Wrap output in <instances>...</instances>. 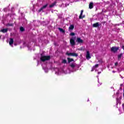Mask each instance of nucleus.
Here are the masks:
<instances>
[{
	"mask_svg": "<svg viewBox=\"0 0 124 124\" xmlns=\"http://www.w3.org/2000/svg\"><path fill=\"white\" fill-rule=\"evenodd\" d=\"M93 70H94V69H93L91 71H93Z\"/></svg>",
	"mask_w": 124,
	"mask_h": 124,
	"instance_id": "nucleus-28",
	"label": "nucleus"
},
{
	"mask_svg": "<svg viewBox=\"0 0 124 124\" xmlns=\"http://www.w3.org/2000/svg\"><path fill=\"white\" fill-rule=\"evenodd\" d=\"M1 36L0 35V38H1Z\"/></svg>",
	"mask_w": 124,
	"mask_h": 124,
	"instance_id": "nucleus-31",
	"label": "nucleus"
},
{
	"mask_svg": "<svg viewBox=\"0 0 124 124\" xmlns=\"http://www.w3.org/2000/svg\"><path fill=\"white\" fill-rule=\"evenodd\" d=\"M89 8L90 9H93V3L90 2L89 3Z\"/></svg>",
	"mask_w": 124,
	"mask_h": 124,
	"instance_id": "nucleus-12",
	"label": "nucleus"
},
{
	"mask_svg": "<svg viewBox=\"0 0 124 124\" xmlns=\"http://www.w3.org/2000/svg\"><path fill=\"white\" fill-rule=\"evenodd\" d=\"M51 59V56H42L40 58L41 62H44L46 61H49Z\"/></svg>",
	"mask_w": 124,
	"mask_h": 124,
	"instance_id": "nucleus-1",
	"label": "nucleus"
},
{
	"mask_svg": "<svg viewBox=\"0 0 124 124\" xmlns=\"http://www.w3.org/2000/svg\"><path fill=\"white\" fill-rule=\"evenodd\" d=\"M94 67H96V68L98 67V64H95L94 66Z\"/></svg>",
	"mask_w": 124,
	"mask_h": 124,
	"instance_id": "nucleus-25",
	"label": "nucleus"
},
{
	"mask_svg": "<svg viewBox=\"0 0 124 124\" xmlns=\"http://www.w3.org/2000/svg\"><path fill=\"white\" fill-rule=\"evenodd\" d=\"M70 43L72 46H74V45H75V40H74L73 38L70 39Z\"/></svg>",
	"mask_w": 124,
	"mask_h": 124,
	"instance_id": "nucleus-4",
	"label": "nucleus"
},
{
	"mask_svg": "<svg viewBox=\"0 0 124 124\" xmlns=\"http://www.w3.org/2000/svg\"><path fill=\"white\" fill-rule=\"evenodd\" d=\"M118 62H116L115 63L114 65H115V66H117V65H118Z\"/></svg>",
	"mask_w": 124,
	"mask_h": 124,
	"instance_id": "nucleus-24",
	"label": "nucleus"
},
{
	"mask_svg": "<svg viewBox=\"0 0 124 124\" xmlns=\"http://www.w3.org/2000/svg\"><path fill=\"white\" fill-rule=\"evenodd\" d=\"M106 23V22H104V23Z\"/></svg>",
	"mask_w": 124,
	"mask_h": 124,
	"instance_id": "nucleus-32",
	"label": "nucleus"
},
{
	"mask_svg": "<svg viewBox=\"0 0 124 124\" xmlns=\"http://www.w3.org/2000/svg\"><path fill=\"white\" fill-rule=\"evenodd\" d=\"M120 49L119 46H112L110 48L111 52H113V53H117L118 52V50Z\"/></svg>",
	"mask_w": 124,
	"mask_h": 124,
	"instance_id": "nucleus-2",
	"label": "nucleus"
},
{
	"mask_svg": "<svg viewBox=\"0 0 124 124\" xmlns=\"http://www.w3.org/2000/svg\"><path fill=\"white\" fill-rule=\"evenodd\" d=\"M93 28H98L99 27V24L98 22L94 23L93 25Z\"/></svg>",
	"mask_w": 124,
	"mask_h": 124,
	"instance_id": "nucleus-9",
	"label": "nucleus"
},
{
	"mask_svg": "<svg viewBox=\"0 0 124 124\" xmlns=\"http://www.w3.org/2000/svg\"><path fill=\"white\" fill-rule=\"evenodd\" d=\"M70 35H71V36H74V35H75V33H74V32H71V33L70 34Z\"/></svg>",
	"mask_w": 124,
	"mask_h": 124,
	"instance_id": "nucleus-23",
	"label": "nucleus"
},
{
	"mask_svg": "<svg viewBox=\"0 0 124 124\" xmlns=\"http://www.w3.org/2000/svg\"><path fill=\"white\" fill-rule=\"evenodd\" d=\"M57 4V1H54L53 3H52L51 4L49 5L50 8H52V7H54L55 5Z\"/></svg>",
	"mask_w": 124,
	"mask_h": 124,
	"instance_id": "nucleus-10",
	"label": "nucleus"
},
{
	"mask_svg": "<svg viewBox=\"0 0 124 124\" xmlns=\"http://www.w3.org/2000/svg\"><path fill=\"white\" fill-rule=\"evenodd\" d=\"M58 30L59 31H60L61 32H62V33H65V31H64V30H63V29L61 28H58Z\"/></svg>",
	"mask_w": 124,
	"mask_h": 124,
	"instance_id": "nucleus-11",
	"label": "nucleus"
},
{
	"mask_svg": "<svg viewBox=\"0 0 124 124\" xmlns=\"http://www.w3.org/2000/svg\"><path fill=\"white\" fill-rule=\"evenodd\" d=\"M76 42H78V43L82 44L83 43L84 41L81 39L80 37H78L76 40Z\"/></svg>",
	"mask_w": 124,
	"mask_h": 124,
	"instance_id": "nucleus-3",
	"label": "nucleus"
},
{
	"mask_svg": "<svg viewBox=\"0 0 124 124\" xmlns=\"http://www.w3.org/2000/svg\"><path fill=\"white\" fill-rule=\"evenodd\" d=\"M0 32H3V33H5V32H7L8 31V28L3 29L0 31Z\"/></svg>",
	"mask_w": 124,
	"mask_h": 124,
	"instance_id": "nucleus-8",
	"label": "nucleus"
},
{
	"mask_svg": "<svg viewBox=\"0 0 124 124\" xmlns=\"http://www.w3.org/2000/svg\"><path fill=\"white\" fill-rule=\"evenodd\" d=\"M62 63H67V61H66V60H65V59H63V60H62Z\"/></svg>",
	"mask_w": 124,
	"mask_h": 124,
	"instance_id": "nucleus-19",
	"label": "nucleus"
},
{
	"mask_svg": "<svg viewBox=\"0 0 124 124\" xmlns=\"http://www.w3.org/2000/svg\"><path fill=\"white\" fill-rule=\"evenodd\" d=\"M47 6H48V4H46V5H44L43 7H42L38 10V12H39V13L41 12V11H42V10H43V9H45V8H46V7H47Z\"/></svg>",
	"mask_w": 124,
	"mask_h": 124,
	"instance_id": "nucleus-5",
	"label": "nucleus"
},
{
	"mask_svg": "<svg viewBox=\"0 0 124 124\" xmlns=\"http://www.w3.org/2000/svg\"><path fill=\"white\" fill-rule=\"evenodd\" d=\"M66 55H67V56H72V53H68V52H66Z\"/></svg>",
	"mask_w": 124,
	"mask_h": 124,
	"instance_id": "nucleus-20",
	"label": "nucleus"
},
{
	"mask_svg": "<svg viewBox=\"0 0 124 124\" xmlns=\"http://www.w3.org/2000/svg\"><path fill=\"white\" fill-rule=\"evenodd\" d=\"M14 42V40H13V38H11L10 40L9 41V44L10 45H12Z\"/></svg>",
	"mask_w": 124,
	"mask_h": 124,
	"instance_id": "nucleus-15",
	"label": "nucleus"
},
{
	"mask_svg": "<svg viewBox=\"0 0 124 124\" xmlns=\"http://www.w3.org/2000/svg\"><path fill=\"white\" fill-rule=\"evenodd\" d=\"M86 59L87 60H90V59H91V54H90V51H87L86 52Z\"/></svg>",
	"mask_w": 124,
	"mask_h": 124,
	"instance_id": "nucleus-6",
	"label": "nucleus"
},
{
	"mask_svg": "<svg viewBox=\"0 0 124 124\" xmlns=\"http://www.w3.org/2000/svg\"><path fill=\"white\" fill-rule=\"evenodd\" d=\"M7 26H8L9 27H13V24H12V23H8V24H7Z\"/></svg>",
	"mask_w": 124,
	"mask_h": 124,
	"instance_id": "nucleus-22",
	"label": "nucleus"
},
{
	"mask_svg": "<svg viewBox=\"0 0 124 124\" xmlns=\"http://www.w3.org/2000/svg\"><path fill=\"white\" fill-rule=\"evenodd\" d=\"M122 56H123V53H121L118 56V59L120 61L122 59Z\"/></svg>",
	"mask_w": 124,
	"mask_h": 124,
	"instance_id": "nucleus-17",
	"label": "nucleus"
},
{
	"mask_svg": "<svg viewBox=\"0 0 124 124\" xmlns=\"http://www.w3.org/2000/svg\"><path fill=\"white\" fill-rule=\"evenodd\" d=\"M67 59L68 60V63H70V62H74V60L72 58H67Z\"/></svg>",
	"mask_w": 124,
	"mask_h": 124,
	"instance_id": "nucleus-13",
	"label": "nucleus"
},
{
	"mask_svg": "<svg viewBox=\"0 0 124 124\" xmlns=\"http://www.w3.org/2000/svg\"><path fill=\"white\" fill-rule=\"evenodd\" d=\"M84 12V10H82L80 12V14L79 16V19H83V18H85V16H83V13Z\"/></svg>",
	"mask_w": 124,
	"mask_h": 124,
	"instance_id": "nucleus-7",
	"label": "nucleus"
},
{
	"mask_svg": "<svg viewBox=\"0 0 124 124\" xmlns=\"http://www.w3.org/2000/svg\"><path fill=\"white\" fill-rule=\"evenodd\" d=\"M123 96L124 97V93H123Z\"/></svg>",
	"mask_w": 124,
	"mask_h": 124,
	"instance_id": "nucleus-29",
	"label": "nucleus"
},
{
	"mask_svg": "<svg viewBox=\"0 0 124 124\" xmlns=\"http://www.w3.org/2000/svg\"><path fill=\"white\" fill-rule=\"evenodd\" d=\"M76 63H72L70 65V66H71V67L72 68H74L75 67V66H76Z\"/></svg>",
	"mask_w": 124,
	"mask_h": 124,
	"instance_id": "nucleus-18",
	"label": "nucleus"
},
{
	"mask_svg": "<svg viewBox=\"0 0 124 124\" xmlns=\"http://www.w3.org/2000/svg\"><path fill=\"white\" fill-rule=\"evenodd\" d=\"M72 57H78V54L76 53H72Z\"/></svg>",
	"mask_w": 124,
	"mask_h": 124,
	"instance_id": "nucleus-16",
	"label": "nucleus"
},
{
	"mask_svg": "<svg viewBox=\"0 0 124 124\" xmlns=\"http://www.w3.org/2000/svg\"><path fill=\"white\" fill-rule=\"evenodd\" d=\"M100 73H101V72H99L98 73V74H100Z\"/></svg>",
	"mask_w": 124,
	"mask_h": 124,
	"instance_id": "nucleus-27",
	"label": "nucleus"
},
{
	"mask_svg": "<svg viewBox=\"0 0 124 124\" xmlns=\"http://www.w3.org/2000/svg\"><path fill=\"white\" fill-rule=\"evenodd\" d=\"M69 30H70L71 31H73V30H74V25H71L69 27Z\"/></svg>",
	"mask_w": 124,
	"mask_h": 124,
	"instance_id": "nucleus-14",
	"label": "nucleus"
},
{
	"mask_svg": "<svg viewBox=\"0 0 124 124\" xmlns=\"http://www.w3.org/2000/svg\"><path fill=\"white\" fill-rule=\"evenodd\" d=\"M113 72L114 73H115V72H114V71H113Z\"/></svg>",
	"mask_w": 124,
	"mask_h": 124,
	"instance_id": "nucleus-30",
	"label": "nucleus"
},
{
	"mask_svg": "<svg viewBox=\"0 0 124 124\" xmlns=\"http://www.w3.org/2000/svg\"><path fill=\"white\" fill-rule=\"evenodd\" d=\"M116 100H117V102L119 101V98H116Z\"/></svg>",
	"mask_w": 124,
	"mask_h": 124,
	"instance_id": "nucleus-26",
	"label": "nucleus"
},
{
	"mask_svg": "<svg viewBox=\"0 0 124 124\" xmlns=\"http://www.w3.org/2000/svg\"><path fill=\"white\" fill-rule=\"evenodd\" d=\"M20 31H25V29L24 28V27H20Z\"/></svg>",
	"mask_w": 124,
	"mask_h": 124,
	"instance_id": "nucleus-21",
	"label": "nucleus"
}]
</instances>
